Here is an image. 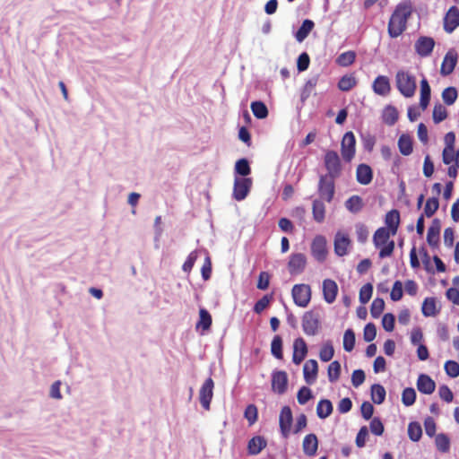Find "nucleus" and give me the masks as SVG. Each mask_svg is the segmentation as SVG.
<instances>
[{
	"instance_id": "obj_54",
	"label": "nucleus",
	"mask_w": 459,
	"mask_h": 459,
	"mask_svg": "<svg viewBox=\"0 0 459 459\" xmlns=\"http://www.w3.org/2000/svg\"><path fill=\"white\" fill-rule=\"evenodd\" d=\"M244 416L248 421L249 425H254L256 422L258 417L256 406L254 404H249L245 410Z\"/></svg>"
},
{
	"instance_id": "obj_17",
	"label": "nucleus",
	"mask_w": 459,
	"mask_h": 459,
	"mask_svg": "<svg viewBox=\"0 0 459 459\" xmlns=\"http://www.w3.org/2000/svg\"><path fill=\"white\" fill-rule=\"evenodd\" d=\"M288 386V376L285 371H274L272 376V389L277 394H283Z\"/></svg>"
},
{
	"instance_id": "obj_48",
	"label": "nucleus",
	"mask_w": 459,
	"mask_h": 459,
	"mask_svg": "<svg viewBox=\"0 0 459 459\" xmlns=\"http://www.w3.org/2000/svg\"><path fill=\"white\" fill-rule=\"evenodd\" d=\"M385 308V301L383 299L376 298L370 307V314L374 318H377Z\"/></svg>"
},
{
	"instance_id": "obj_27",
	"label": "nucleus",
	"mask_w": 459,
	"mask_h": 459,
	"mask_svg": "<svg viewBox=\"0 0 459 459\" xmlns=\"http://www.w3.org/2000/svg\"><path fill=\"white\" fill-rule=\"evenodd\" d=\"M373 178L371 168L367 164H359L356 170L357 181L361 185H368Z\"/></svg>"
},
{
	"instance_id": "obj_7",
	"label": "nucleus",
	"mask_w": 459,
	"mask_h": 459,
	"mask_svg": "<svg viewBox=\"0 0 459 459\" xmlns=\"http://www.w3.org/2000/svg\"><path fill=\"white\" fill-rule=\"evenodd\" d=\"M356 152V140L352 132L344 134L341 143V153L344 160L351 161Z\"/></svg>"
},
{
	"instance_id": "obj_15",
	"label": "nucleus",
	"mask_w": 459,
	"mask_h": 459,
	"mask_svg": "<svg viewBox=\"0 0 459 459\" xmlns=\"http://www.w3.org/2000/svg\"><path fill=\"white\" fill-rule=\"evenodd\" d=\"M325 164L328 173L332 177L339 175L341 171V162L338 154L333 151H328L325 156Z\"/></svg>"
},
{
	"instance_id": "obj_1",
	"label": "nucleus",
	"mask_w": 459,
	"mask_h": 459,
	"mask_svg": "<svg viewBox=\"0 0 459 459\" xmlns=\"http://www.w3.org/2000/svg\"><path fill=\"white\" fill-rule=\"evenodd\" d=\"M413 6L410 2L400 3L392 13L388 22V35L394 39L406 30L408 19L411 17Z\"/></svg>"
},
{
	"instance_id": "obj_56",
	"label": "nucleus",
	"mask_w": 459,
	"mask_h": 459,
	"mask_svg": "<svg viewBox=\"0 0 459 459\" xmlns=\"http://www.w3.org/2000/svg\"><path fill=\"white\" fill-rule=\"evenodd\" d=\"M437 449L441 452H447L449 450L450 442L448 437L444 434H438L435 439Z\"/></svg>"
},
{
	"instance_id": "obj_55",
	"label": "nucleus",
	"mask_w": 459,
	"mask_h": 459,
	"mask_svg": "<svg viewBox=\"0 0 459 459\" xmlns=\"http://www.w3.org/2000/svg\"><path fill=\"white\" fill-rule=\"evenodd\" d=\"M403 283L400 281H394L393 284L390 298L393 301H398L403 298Z\"/></svg>"
},
{
	"instance_id": "obj_24",
	"label": "nucleus",
	"mask_w": 459,
	"mask_h": 459,
	"mask_svg": "<svg viewBox=\"0 0 459 459\" xmlns=\"http://www.w3.org/2000/svg\"><path fill=\"white\" fill-rule=\"evenodd\" d=\"M418 390L425 394H430L435 391V381L428 375L420 374L417 379Z\"/></svg>"
},
{
	"instance_id": "obj_49",
	"label": "nucleus",
	"mask_w": 459,
	"mask_h": 459,
	"mask_svg": "<svg viewBox=\"0 0 459 459\" xmlns=\"http://www.w3.org/2000/svg\"><path fill=\"white\" fill-rule=\"evenodd\" d=\"M362 200L358 195L349 198L345 204L346 208L351 212H357L362 208Z\"/></svg>"
},
{
	"instance_id": "obj_45",
	"label": "nucleus",
	"mask_w": 459,
	"mask_h": 459,
	"mask_svg": "<svg viewBox=\"0 0 459 459\" xmlns=\"http://www.w3.org/2000/svg\"><path fill=\"white\" fill-rule=\"evenodd\" d=\"M416 392L411 387H407L403 390L402 393V403L404 406H411L415 403Z\"/></svg>"
},
{
	"instance_id": "obj_37",
	"label": "nucleus",
	"mask_w": 459,
	"mask_h": 459,
	"mask_svg": "<svg viewBox=\"0 0 459 459\" xmlns=\"http://www.w3.org/2000/svg\"><path fill=\"white\" fill-rule=\"evenodd\" d=\"M314 28V22L311 20H304L300 28L298 30L296 33V39L298 42H302L310 31Z\"/></svg>"
},
{
	"instance_id": "obj_11",
	"label": "nucleus",
	"mask_w": 459,
	"mask_h": 459,
	"mask_svg": "<svg viewBox=\"0 0 459 459\" xmlns=\"http://www.w3.org/2000/svg\"><path fill=\"white\" fill-rule=\"evenodd\" d=\"M435 47V40L430 37L421 36L414 44V49L418 56L421 57L429 56Z\"/></svg>"
},
{
	"instance_id": "obj_41",
	"label": "nucleus",
	"mask_w": 459,
	"mask_h": 459,
	"mask_svg": "<svg viewBox=\"0 0 459 459\" xmlns=\"http://www.w3.org/2000/svg\"><path fill=\"white\" fill-rule=\"evenodd\" d=\"M357 83V80L352 74L343 75L338 82V88L342 91H350Z\"/></svg>"
},
{
	"instance_id": "obj_4",
	"label": "nucleus",
	"mask_w": 459,
	"mask_h": 459,
	"mask_svg": "<svg viewBox=\"0 0 459 459\" xmlns=\"http://www.w3.org/2000/svg\"><path fill=\"white\" fill-rule=\"evenodd\" d=\"M291 297L297 307H307L312 297L311 287L306 283L294 284L291 289Z\"/></svg>"
},
{
	"instance_id": "obj_43",
	"label": "nucleus",
	"mask_w": 459,
	"mask_h": 459,
	"mask_svg": "<svg viewBox=\"0 0 459 459\" xmlns=\"http://www.w3.org/2000/svg\"><path fill=\"white\" fill-rule=\"evenodd\" d=\"M343 349L350 352L355 346V333L351 329H347L343 333L342 338Z\"/></svg>"
},
{
	"instance_id": "obj_51",
	"label": "nucleus",
	"mask_w": 459,
	"mask_h": 459,
	"mask_svg": "<svg viewBox=\"0 0 459 459\" xmlns=\"http://www.w3.org/2000/svg\"><path fill=\"white\" fill-rule=\"evenodd\" d=\"M282 342L280 336H274L271 342V352L276 358L281 359L282 358Z\"/></svg>"
},
{
	"instance_id": "obj_31",
	"label": "nucleus",
	"mask_w": 459,
	"mask_h": 459,
	"mask_svg": "<svg viewBox=\"0 0 459 459\" xmlns=\"http://www.w3.org/2000/svg\"><path fill=\"white\" fill-rule=\"evenodd\" d=\"M398 111L391 105L385 106L382 111L383 122L388 126H393L398 120Z\"/></svg>"
},
{
	"instance_id": "obj_53",
	"label": "nucleus",
	"mask_w": 459,
	"mask_h": 459,
	"mask_svg": "<svg viewBox=\"0 0 459 459\" xmlns=\"http://www.w3.org/2000/svg\"><path fill=\"white\" fill-rule=\"evenodd\" d=\"M197 258H198L197 251H192L186 258V260L182 265V270L185 273H189L192 271Z\"/></svg>"
},
{
	"instance_id": "obj_5",
	"label": "nucleus",
	"mask_w": 459,
	"mask_h": 459,
	"mask_svg": "<svg viewBox=\"0 0 459 459\" xmlns=\"http://www.w3.org/2000/svg\"><path fill=\"white\" fill-rule=\"evenodd\" d=\"M302 329L305 334L315 336L320 330V320L317 314L308 310L306 311L301 318Z\"/></svg>"
},
{
	"instance_id": "obj_28",
	"label": "nucleus",
	"mask_w": 459,
	"mask_h": 459,
	"mask_svg": "<svg viewBox=\"0 0 459 459\" xmlns=\"http://www.w3.org/2000/svg\"><path fill=\"white\" fill-rule=\"evenodd\" d=\"M318 447V440L315 434L305 436L302 442L303 452L307 455H316Z\"/></svg>"
},
{
	"instance_id": "obj_14",
	"label": "nucleus",
	"mask_w": 459,
	"mask_h": 459,
	"mask_svg": "<svg viewBox=\"0 0 459 459\" xmlns=\"http://www.w3.org/2000/svg\"><path fill=\"white\" fill-rule=\"evenodd\" d=\"M303 377L307 385H313L318 375V363L316 359H310L303 365Z\"/></svg>"
},
{
	"instance_id": "obj_57",
	"label": "nucleus",
	"mask_w": 459,
	"mask_h": 459,
	"mask_svg": "<svg viewBox=\"0 0 459 459\" xmlns=\"http://www.w3.org/2000/svg\"><path fill=\"white\" fill-rule=\"evenodd\" d=\"M62 382L60 380H56L53 382L49 387V396L54 400H61L63 398L61 393Z\"/></svg>"
},
{
	"instance_id": "obj_34",
	"label": "nucleus",
	"mask_w": 459,
	"mask_h": 459,
	"mask_svg": "<svg viewBox=\"0 0 459 459\" xmlns=\"http://www.w3.org/2000/svg\"><path fill=\"white\" fill-rule=\"evenodd\" d=\"M341 363L338 360L332 361L327 367V377L329 382H337L341 376Z\"/></svg>"
},
{
	"instance_id": "obj_3",
	"label": "nucleus",
	"mask_w": 459,
	"mask_h": 459,
	"mask_svg": "<svg viewBox=\"0 0 459 459\" xmlns=\"http://www.w3.org/2000/svg\"><path fill=\"white\" fill-rule=\"evenodd\" d=\"M391 236L394 235L384 227L379 228L374 234V245L379 249V256L382 258L389 256L394 249V243L390 240Z\"/></svg>"
},
{
	"instance_id": "obj_10",
	"label": "nucleus",
	"mask_w": 459,
	"mask_h": 459,
	"mask_svg": "<svg viewBox=\"0 0 459 459\" xmlns=\"http://www.w3.org/2000/svg\"><path fill=\"white\" fill-rule=\"evenodd\" d=\"M311 254L318 262L325 260L327 255V241L325 237L318 235L313 238L311 243Z\"/></svg>"
},
{
	"instance_id": "obj_26",
	"label": "nucleus",
	"mask_w": 459,
	"mask_h": 459,
	"mask_svg": "<svg viewBox=\"0 0 459 459\" xmlns=\"http://www.w3.org/2000/svg\"><path fill=\"white\" fill-rule=\"evenodd\" d=\"M431 89L427 81V79L423 78L420 82V106L425 110L430 101Z\"/></svg>"
},
{
	"instance_id": "obj_35",
	"label": "nucleus",
	"mask_w": 459,
	"mask_h": 459,
	"mask_svg": "<svg viewBox=\"0 0 459 459\" xmlns=\"http://www.w3.org/2000/svg\"><path fill=\"white\" fill-rule=\"evenodd\" d=\"M333 411L332 403L327 399L320 400L316 405V414L320 419L327 418Z\"/></svg>"
},
{
	"instance_id": "obj_33",
	"label": "nucleus",
	"mask_w": 459,
	"mask_h": 459,
	"mask_svg": "<svg viewBox=\"0 0 459 459\" xmlns=\"http://www.w3.org/2000/svg\"><path fill=\"white\" fill-rule=\"evenodd\" d=\"M250 108L253 115L257 119H264L268 117L269 111L265 104L262 101L256 100L250 104Z\"/></svg>"
},
{
	"instance_id": "obj_21",
	"label": "nucleus",
	"mask_w": 459,
	"mask_h": 459,
	"mask_svg": "<svg viewBox=\"0 0 459 459\" xmlns=\"http://www.w3.org/2000/svg\"><path fill=\"white\" fill-rule=\"evenodd\" d=\"M212 323L211 314L204 308L199 309V318L195 324V330L203 334L210 330Z\"/></svg>"
},
{
	"instance_id": "obj_42",
	"label": "nucleus",
	"mask_w": 459,
	"mask_h": 459,
	"mask_svg": "<svg viewBox=\"0 0 459 459\" xmlns=\"http://www.w3.org/2000/svg\"><path fill=\"white\" fill-rule=\"evenodd\" d=\"M398 148L403 155H409L412 152V143L406 134H402L398 140Z\"/></svg>"
},
{
	"instance_id": "obj_36",
	"label": "nucleus",
	"mask_w": 459,
	"mask_h": 459,
	"mask_svg": "<svg viewBox=\"0 0 459 459\" xmlns=\"http://www.w3.org/2000/svg\"><path fill=\"white\" fill-rule=\"evenodd\" d=\"M385 389L379 384H374L371 386V399L374 403L381 404L385 399Z\"/></svg>"
},
{
	"instance_id": "obj_47",
	"label": "nucleus",
	"mask_w": 459,
	"mask_h": 459,
	"mask_svg": "<svg viewBox=\"0 0 459 459\" xmlns=\"http://www.w3.org/2000/svg\"><path fill=\"white\" fill-rule=\"evenodd\" d=\"M457 99V91L455 87H447L442 91V100L447 105H452Z\"/></svg>"
},
{
	"instance_id": "obj_23",
	"label": "nucleus",
	"mask_w": 459,
	"mask_h": 459,
	"mask_svg": "<svg viewBox=\"0 0 459 459\" xmlns=\"http://www.w3.org/2000/svg\"><path fill=\"white\" fill-rule=\"evenodd\" d=\"M373 91L381 96L387 95L391 91L389 79L385 75H378L372 84Z\"/></svg>"
},
{
	"instance_id": "obj_44",
	"label": "nucleus",
	"mask_w": 459,
	"mask_h": 459,
	"mask_svg": "<svg viewBox=\"0 0 459 459\" xmlns=\"http://www.w3.org/2000/svg\"><path fill=\"white\" fill-rule=\"evenodd\" d=\"M422 435V429L421 426L417 422H411L408 425V436L409 438L413 441L417 442L420 439Z\"/></svg>"
},
{
	"instance_id": "obj_9",
	"label": "nucleus",
	"mask_w": 459,
	"mask_h": 459,
	"mask_svg": "<svg viewBox=\"0 0 459 459\" xmlns=\"http://www.w3.org/2000/svg\"><path fill=\"white\" fill-rule=\"evenodd\" d=\"M214 382L211 377L205 379L199 390V400L202 407L210 410L211 402L213 397Z\"/></svg>"
},
{
	"instance_id": "obj_61",
	"label": "nucleus",
	"mask_w": 459,
	"mask_h": 459,
	"mask_svg": "<svg viewBox=\"0 0 459 459\" xmlns=\"http://www.w3.org/2000/svg\"><path fill=\"white\" fill-rule=\"evenodd\" d=\"M307 427V417L305 414H299L296 418L295 424L292 426L291 432L298 434Z\"/></svg>"
},
{
	"instance_id": "obj_64",
	"label": "nucleus",
	"mask_w": 459,
	"mask_h": 459,
	"mask_svg": "<svg viewBox=\"0 0 459 459\" xmlns=\"http://www.w3.org/2000/svg\"><path fill=\"white\" fill-rule=\"evenodd\" d=\"M369 428L370 431L376 436H381L385 431L384 425L378 418H374L370 421Z\"/></svg>"
},
{
	"instance_id": "obj_20",
	"label": "nucleus",
	"mask_w": 459,
	"mask_h": 459,
	"mask_svg": "<svg viewBox=\"0 0 459 459\" xmlns=\"http://www.w3.org/2000/svg\"><path fill=\"white\" fill-rule=\"evenodd\" d=\"M307 354V346L302 338H297L293 342V354L292 361L296 365H299L300 362L306 358Z\"/></svg>"
},
{
	"instance_id": "obj_19",
	"label": "nucleus",
	"mask_w": 459,
	"mask_h": 459,
	"mask_svg": "<svg viewBox=\"0 0 459 459\" xmlns=\"http://www.w3.org/2000/svg\"><path fill=\"white\" fill-rule=\"evenodd\" d=\"M334 252L337 255L342 256L348 253L351 240L343 232H337L334 238Z\"/></svg>"
},
{
	"instance_id": "obj_63",
	"label": "nucleus",
	"mask_w": 459,
	"mask_h": 459,
	"mask_svg": "<svg viewBox=\"0 0 459 459\" xmlns=\"http://www.w3.org/2000/svg\"><path fill=\"white\" fill-rule=\"evenodd\" d=\"M382 326L387 332H392L394 329V316L391 313H386L382 318Z\"/></svg>"
},
{
	"instance_id": "obj_46",
	"label": "nucleus",
	"mask_w": 459,
	"mask_h": 459,
	"mask_svg": "<svg viewBox=\"0 0 459 459\" xmlns=\"http://www.w3.org/2000/svg\"><path fill=\"white\" fill-rule=\"evenodd\" d=\"M372 294H373L372 284L371 283L364 284L359 290V301L362 304L368 303L370 300V299L372 298Z\"/></svg>"
},
{
	"instance_id": "obj_25",
	"label": "nucleus",
	"mask_w": 459,
	"mask_h": 459,
	"mask_svg": "<svg viewBox=\"0 0 459 459\" xmlns=\"http://www.w3.org/2000/svg\"><path fill=\"white\" fill-rule=\"evenodd\" d=\"M385 229L395 235L400 224V213L397 210L389 211L385 217Z\"/></svg>"
},
{
	"instance_id": "obj_52",
	"label": "nucleus",
	"mask_w": 459,
	"mask_h": 459,
	"mask_svg": "<svg viewBox=\"0 0 459 459\" xmlns=\"http://www.w3.org/2000/svg\"><path fill=\"white\" fill-rule=\"evenodd\" d=\"M444 369L450 377H457L459 376V364L455 360L446 361Z\"/></svg>"
},
{
	"instance_id": "obj_60",
	"label": "nucleus",
	"mask_w": 459,
	"mask_h": 459,
	"mask_svg": "<svg viewBox=\"0 0 459 459\" xmlns=\"http://www.w3.org/2000/svg\"><path fill=\"white\" fill-rule=\"evenodd\" d=\"M313 216L314 219L321 222L325 218V205L321 202L316 201L313 204Z\"/></svg>"
},
{
	"instance_id": "obj_38",
	"label": "nucleus",
	"mask_w": 459,
	"mask_h": 459,
	"mask_svg": "<svg viewBox=\"0 0 459 459\" xmlns=\"http://www.w3.org/2000/svg\"><path fill=\"white\" fill-rule=\"evenodd\" d=\"M356 59V53L352 50L345 51L342 53L336 58V64L342 67H347L351 65Z\"/></svg>"
},
{
	"instance_id": "obj_2",
	"label": "nucleus",
	"mask_w": 459,
	"mask_h": 459,
	"mask_svg": "<svg viewBox=\"0 0 459 459\" xmlns=\"http://www.w3.org/2000/svg\"><path fill=\"white\" fill-rule=\"evenodd\" d=\"M395 85L404 98H412L416 92L415 76L406 69H400L395 74Z\"/></svg>"
},
{
	"instance_id": "obj_59",
	"label": "nucleus",
	"mask_w": 459,
	"mask_h": 459,
	"mask_svg": "<svg viewBox=\"0 0 459 459\" xmlns=\"http://www.w3.org/2000/svg\"><path fill=\"white\" fill-rule=\"evenodd\" d=\"M377 336V328L372 323H368L365 325L363 330V338L365 342H370Z\"/></svg>"
},
{
	"instance_id": "obj_58",
	"label": "nucleus",
	"mask_w": 459,
	"mask_h": 459,
	"mask_svg": "<svg viewBox=\"0 0 459 459\" xmlns=\"http://www.w3.org/2000/svg\"><path fill=\"white\" fill-rule=\"evenodd\" d=\"M446 109L442 105H436L433 108V120L435 123H440L446 118Z\"/></svg>"
},
{
	"instance_id": "obj_6",
	"label": "nucleus",
	"mask_w": 459,
	"mask_h": 459,
	"mask_svg": "<svg viewBox=\"0 0 459 459\" xmlns=\"http://www.w3.org/2000/svg\"><path fill=\"white\" fill-rule=\"evenodd\" d=\"M253 181L250 178L235 177L232 196L237 201H242L248 195Z\"/></svg>"
},
{
	"instance_id": "obj_30",
	"label": "nucleus",
	"mask_w": 459,
	"mask_h": 459,
	"mask_svg": "<svg viewBox=\"0 0 459 459\" xmlns=\"http://www.w3.org/2000/svg\"><path fill=\"white\" fill-rule=\"evenodd\" d=\"M440 222L437 220L432 221L431 226L428 230L427 241L431 247H437L440 233Z\"/></svg>"
},
{
	"instance_id": "obj_18",
	"label": "nucleus",
	"mask_w": 459,
	"mask_h": 459,
	"mask_svg": "<svg viewBox=\"0 0 459 459\" xmlns=\"http://www.w3.org/2000/svg\"><path fill=\"white\" fill-rule=\"evenodd\" d=\"M322 290L325 301L328 304H332L337 297V283L333 280L325 279L323 281Z\"/></svg>"
},
{
	"instance_id": "obj_40",
	"label": "nucleus",
	"mask_w": 459,
	"mask_h": 459,
	"mask_svg": "<svg viewBox=\"0 0 459 459\" xmlns=\"http://www.w3.org/2000/svg\"><path fill=\"white\" fill-rule=\"evenodd\" d=\"M421 310L425 316H435L438 311L435 299L432 298L425 299L422 303Z\"/></svg>"
},
{
	"instance_id": "obj_39",
	"label": "nucleus",
	"mask_w": 459,
	"mask_h": 459,
	"mask_svg": "<svg viewBox=\"0 0 459 459\" xmlns=\"http://www.w3.org/2000/svg\"><path fill=\"white\" fill-rule=\"evenodd\" d=\"M319 359L324 361L327 362L330 361L333 357L334 356V349L333 344L330 342H325L319 351Z\"/></svg>"
},
{
	"instance_id": "obj_32",
	"label": "nucleus",
	"mask_w": 459,
	"mask_h": 459,
	"mask_svg": "<svg viewBox=\"0 0 459 459\" xmlns=\"http://www.w3.org/2000/svg\"><path fill=\"white\" fill-rule=\"evenodd\" d=\"M234 171L236 173L235 177L247 178L251 172L248 160L245 158L238 160L235 162Z\"/></svg>"
},
{
	"instance_id": "obj_29",
	"label": "nucleus",
	"mask_w": 459,
	"mask_h": 459,
	"mask_svg": "<svg viewBox=\"0 0 459 459\" xmlns=\"http://www.w3.org/2000/svg\"><path fill=\"white\" fill-rule=\"evenodd\" d=\"M266 440L261 436L253 437L247 444V450L249 455H256L262 452L266 446Z\"/></svg>"
},
{
	"instance_id": "obj_62",
	"label": "nucleus",
	"mask_w": 459,
	"mask_h": 459,
	"mask_svg": "<svg viewBox=\"0 0 459 459\" xmlns=\"http://www.w3.org/2000/svg\"><path fill=\"white\" fill-rule=\"evenodd\" d=\"M311 398H312L311 390L307 386L301 387L297 394V400H298L299 403H300V404H305Z\"/></svg>"
},
{
	"instance_id": "obj_50",
	"label": "nucleus",
	"mask_w": 459,
	"mask_h": 459,
	"mask_svg": "<svg viewBox=\"0 0 459 459\" xmlns=\"http://www.w3.org/2000/svg\"><path fill=\"white\" fill-rule=\"evenodd\" d=\"M439 203L437 197L429 198L425 204L424 213L427 217H431L438 209Z\"/></svg>"
},
{
	"instance_id": "obj_8",
	"label": "nucleus",
	"mask_w": 459,
	"mask_h": 459,
	"mask_svg": "<svg viewBox=\"0 0 459 459\" xmlns=\"http://www.w3.org/2000/svg\"><path fill=\"white\" fill-rule=\"evenodd\" d=\"M442 160L448 166V176L452 178H455L457 169H459V149L457 151H443Z\"/></svg>"
},
{
	"instance_id": "obj_16",
	"label": "nucleus",
	"mask_w": 459,
	"mask_h": 459,
	"mask_svg": "<svg viewBox=\"0 0 459 459\" xmlns=\"http://www.w3.org/2000/svg\"><path fill=\"white\" fill-rule=\"evenodd\" d=\"M459 26V10L452 6L446 12L444 18V30L452 33Z\"/></svg>"
},
{
	"instance_id": "obj_22",
	"label": "nucleus",
	"mask_w": 459,
	"mask_h": 459,
	"mask_svg": "<svg viewBox=\"0 0 459 459\" xmlns=\"http://www.w3.org/2000/svg\"><path fill=\"white\" fill-rule=\"evenodd\" d=\"M307 259L302 254H294L290 256L288 267L292 274L300 273L306 267Z\"/></svg>"
},
{
	"instance_id": "obj_13",
	"label": "nucleus",
	"mask_w": 459,
	"mask_h": 459,
	"mask_svg": "<svg viewBox=\"0 0 459 459\" xmlns=\"http://www.w3.org/2000/svg\"><path fill=\"white\" fill-rule=\"evenodd\" d=\"M457 61L458 55L456 51L454 49L448 50L442 60L440 65V74L444 76L452 74L456 66Z\"/></svg>"
},
{
	"instance_id": "obj_12",
	"label": "nucleus",
	"mask_w": 459,
	"mask_h": 459,
	"mask_svg": "<svg viewBox=\"0 0 459 459\" xmlns=\"http://www.w3.org/2000/svg\"><path fill=\"white\" fill-rule=\"evenodd\" d=\"M292 412L290 407L284 406L280 412L279 425L283 437H288L291 433L292 429Z\"/></svg>"
}]
</instances>
